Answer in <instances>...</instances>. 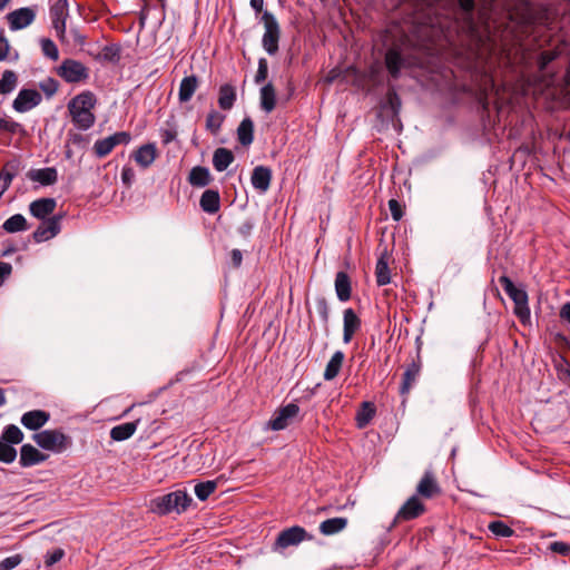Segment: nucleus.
Returning <instances> with one entry per match:
<instances>
[{
  "label": "nucleus",
  "mask_w": 570,
  "mask_h": 570,
  "mask_svg": "<svg viewBox=\"0 0 570 570\" xmlns=\"http://www.w3.org/2000/svg\"><path fill=\"white\" fill-rule=\"evenodd\" d=\"M546 19L547 10L535 9L529 0H424L419 16L420 23L464 49L475 62L485 61L500 46L522 41Z\"/></svg>",
  "instance_id": "obj_1"
},
{
  "label": "nucleus",
  "mask_w": 570,
  "mask_h": 570,
  "mask_svg": "<svg viewBox=\"0 0 570 570\" xmlns=\"http://www.w3.org/2000/svg\"><path fill=\"white\" fill-rule=\"evenodd\" d=\"M97 97L90 90L81 91L69 100L67 109L73 126L82 131L90 129L96 122L94 109Z\"/></svg>",
  "instance_id": "obj_2"
},
{
  "label": "nucleus",
  "mask_w": 570,
  "mask_h": 570,
  "mask_svg": "<svg viewBox=\"0 0 570 570\" xmlns=\"http://www.w3.org/2000/svg\"><path fill=\"white\" fill-rule=\"evenodd\" d=\"M191 501V497L185 490H176L153 499L150 501V509L160 515L171 512L181 513L187 510Z\"/></svg>",
  "instance_id": "obj_3"
},
{
  "label": "nucleus",
  "mask_w": 570,
  "mask_h": 570,
  "mask_svg": "<svg viewBox=\"0 0 570 570\" xmlns=\"http://www.w3.org/2000/svg\"><path fill=\"white\" fill-rule=\"evenodd\" d=\"M499 283L503 287L507 295L514 303V314L522 324L530 321L531 312L529 307L528 293L523 288H518L507 275L499 277Z\"/></svg>",
  "instance_id": "obj_4"
},
{
  "label": "nucleus",
  "mask_w": 570,
  "mask_h": 570,
  "mask_svg": "<svg viewBox=\"0 0 570 570\" xmlns=\"http://www.w3.org/2000/svg\"><path fill=\"white\" fill-rule=\"evenodd\" d=\"M32 440L39 448L53 453L66 451L72 443L70 436L66 435L60 430H43L35 433Z\"/></svg>",
  "instance_id": "obj_5"
},
{
  "label": "nucleus",
  "mask_w": 570,
  "mask_h": 570,
  "mask_svg": "<svg viewBox=\"0 0 570 570\" xmlns=\"http://www.w3.org/2000/svg\"><path fill=\"white\" fill-rule=\"evenodd\" d=\"M56 72L67 83L86 82L90 77L89 68L71 58L62 60Z\"/></svg>",
  "instance_id": "obj_6"
},
{
  "label": "nucleus",
  "mask_w": 570,
  "mask_h": 570,
  "mask_svg": "<svg viewBox=\"0 0 570 570\" xmlns=\"http://www.w3.org/2000/svg\"><path fill=\"white\" fill-rule=\"evenodd\" d=\"M265 27V32L262 38L263 48L269 56H274L278 51V42L281 38L279 24L269 11H264L261 18Z\"/></svg>",
  "instance_id": "obj_7"
},
{
  "label": "nucleus",
  "mask_w": 570,
  "mask_h": 570,
  "mask_svg": "<svg viewBox=\"0 0 570 570\" xmlns=\"http://www.w3.org/2000/svg\"><path fill=\"white\" fill-rule=\"evenodd\" d=\"M313 535L309 534L303 527L293 525L281 531L273 543V551L283 552L289 547H297L305 540H312Z\"/></svg>",
  "instance_id": "obj_8"
},
{
  "label": "nucleus",
  "mask_w": 570,
  "mask_h": 570,
  "mask_svg": "<svg viewBox=\"0 0 570 570\" xmlns=\"http://www.w3.org/2000/svg\"><path fill=\"white\" fill-rule=\"evenodd\" d=\"M384 63L391 79L393 80L400 79L402 69L411 66L409 58L404 56L400 45H393L386 49Z\"/></svg>",
  "instance_id": "obj_9"
},
{
  "label": "nucleus",
  "mask_w": 570,
  "mask_h": 570,
  "mask_svg": "<svg viewBox=\"0 0 570 570\" xmlns=\"http://www.w3.org/2000/svg\"><path fill=\"white\" fill-rule=\"evenodd\" d=\"M299 413V406L296 403H288L276 410L272 419L267 422V429L272 431H282L286 429Z\"/></svg>",
  "instance_id": "obj_10"
},
{
  "label": "nucleus",
  "mask_w": 570,
  "mask_h": 570,
  "mask_svg": "<svg viewBox=\"0 0 570 570\" xmlns=\"http://www.w3.org/2000/svg\"><path fill=\"white\" fill-rule=\"evenodd\" d=\"M425 512L424 503L419 499L417 495L413 494L409 498L405 503L400 508L395 514L391 527L396 525L401 521H410L419 518Z\"/></svg>",
  "instance_id": "obj_11"
},
{
  "label": "nucleus",
  "mask_w": 570,
  "mask_h": 570,
  "mask_svg": "<svg viewBox=\"0 0 570 570\" xmlns=\"http://www.w3.org/2000/svg\"><path fill=\"white\" fill-rule=\"evenodd\" d=\"M494 87V79L489 71L482 70L475 76V97L484 110L489 107V96L493 92Z\"/></svg>",
  "instance_id": "obj_12"
},
{
  "label": "nucleus",
  "mask_w": 570,
  "mask_h": 570,
  "mask_svg": "<svg viewBox=\"0 0 570 570\" xmlns=\"http://www.w3.org/2000/svg\"><path fill=\"white\" fill-rule=\"evenodd\" d=\"M50 19L57 36L62 39L66 32V19L68 17L67 0H50Z\"/></svg>",
  "instance_id": "obj_13"
},
{
  "label": "nucleus",
  "mask_w": 570,
  "mask_h": 570,
  "mask_svg": "<svg viewBox=\"0 0 570 570\" xmlns=\"http://www.w3.org/2000/svg\"><path fill=\"white\" fill-rule=\"evenodd\" d=\"M131 137L126 131H118L104 139H98L94 144V151L98 158H104L109 155L112 149L118 145H127Z\"/></svg>",
  "instance_id": "obj_14"
},
{
  "label": "nucleus",
  "mask_w": 570,
  "mask_h": 570,
  "mask_svg": "<svg viewBox=\"0 0 570 570\" xmlns=\"http://www.w3.org/2000/svg\"><path fill=\"white\" fill-rule=\"evenodd\" d=\"M41 101H42V97L38 90L22 88L18 92L16 99L13 100L12 108L17 112L22 114V112H27V111L33 109L35 107L40 105Z\"/></svg>",
  "instance_id": "obj_15"
},
{
  "label": "nucleus",
  "mask_w": 570,
  "mask_h": 570,
  "mask_svg": "<svg viewBox=\"0 0 570 570\" xmlns=\"http://www.w3.org/2000/svg\"><path fill=\"white\" fill-rule=\"evenodd\" d=\"M61 215H55L47 219L46 222H43L41 225H39L32 234L35 242L42 243L58 235L61 229Z\"/></svg>",
  "instance_id": "obj_16"
},
{
  "label": "nucleus",
  "mask_w": 570,
  "mask_h": 570,
  "mask_svg": "<svg viewBox=\"0 0 570 570\" xmlns=\"http://www.w3.org/2000/svg\"><path fill=\"white\" fill-rule=\"evenodd\" d=\"M35 18V10L28 7L13 10L7 16V20L11 30H20L30 26Z\"/></svg>",
  "instance_id": "obj_17"
},
{
  "label": "nucleus",
  "mask_w": 570,
  "mask_h": 570,
  "mask_svg": "<svg viewBox=\"0 0 570 570\" xmlns=\"http://www.w3.org/2000/svg\"><path fill=\"white\" fill-rule=\"evenodd\" d=\"M441 492V488L436 481L434 473L431 470H426L420 480L415 495L424 499H432Z\"/></svg>",
  "instance_id": "obj_18"
},
{
  "label": "nucleus",
  "mask_w": 570,
  "mask_h": 570,
  "mask_svg": "<svg viewBox=\"0 0 570 570\" xmlns=\"http://www.w3.org/2000/svg\"><path fill=\"white\" fill-rule=\"evenodd\" d=\"M361 318L353 308H346L343 312V342L350 343L356 332L361 330Z\"/></svg>",
  "instance_id": "obj_19"
},
{
  "label": "nucleus",
  "mask_w": 570,
  "mask_h": 570,
  "mask_svg": "<svg viewBox=\"0 0 570 570\" xmlns=\"http://www.w3.org/2000/svg\"><path fill=\"white\" fill-rule=\"evenodd\" d=\"M421 360L417 355L416 360H412V362L406 366V370L403 373L402 383L400 386V393L402 396H406L415 382L417 381V377L421 372Z\"/></svg>",
  "instance_id": "obj_20"
},
{
  "label": "nucleus",
  "mask_w": 570,
  "mask_h": 570,
  "mask_svg": "<svg viewBox=\"0 0 570 570\" xmlns=\"http://www.w3.org/2000/svg\"><path fill=\"white\" fill-rule=\"evenodd\" d=\"M48 454L40 452L33 445L27 443L20 448V460L19 463L22 468H30L40 464L48 459Z\"/></svg>",
  "instance_id": "obj_21"
},
{
  "label": "nucleus",
  "mask_w": 570,
  "mask_h": 570,
  "mask_svg": "<svg viewBox=\"0 0 570 570\" xmlns=\"http://www.w3.org/2000/svg\"><path fill=\"white\" fill-rule=\"evenodd\" d=\"M50 419V414L43 410H32L22 414L21 424L31 431L41 429Z\"/></svg>",
  "instance_id": "obj_22"
},
{
  "label": "nucleus",
  "mask_w": 570,
  "mask_h": 570,
  "mask_svg": "<svg viewBox=\"0 0 570 570\" xmlns=\"http://www.w3.org/2000/svg\"><path fill=\"white\" fill-rule=\"evenodd\" d=\"M272 170L266 166H256L253 169L250 181L253 187L261 191L266 193L271 186Z\"/></svg>",
  "instance_id": "obj_23"
},
{
  "label": "nucleus",
  "mask_w": 570,
  "mask_h": 570,
  "mask_svg": "<svg viewBox=\"0 0 570 570\" xmlns=\"http://www.w3.org/2000/svg\"><path fill=\"white\" fill-rule=\"evenodd\" d=\"M56 206L55 198H40L29 205V212L36 218L45 219L55 212Z\"/></svg>",
  "instance_id": "obj_24"
},
{
  "label": "nucleus",
  "mask_w": 570,
  "mask_h": 570,
  "mask_svg": "<svg viewBox=\"0 0 570 570\" xmlns=\"http://www.w3.org/2000/svg\"><path fill=\"white\" fill-rule=\"evenodd\" d=\"M199 206L207 214H216L220 209V195L217 189H206L199 199Z\"/></svg>",
  "instance_id": "obj_25"
},
{
  "label": "nucleus",
  "mask_w": 570,
  "mask_h": 570,
  "mask_svg": "<svg viewBox=\"0 0 570 570\" xmlns=\"http://www.w3.org/2000/svg\"><path fill=\"white\" fill-rule=\"evenodd\" d=\"M27 176L30 180L37 181L43 186L53 185L58 180V171L55 167L31 169Z\"/></svg>",
  "instance_id": "obj_26"
},
{
  "label": "nucleus",
  "mask_w": 570,
  "mask_h": 570,
  "mask_svg": "<svg viewBox=\"0 0 570 570\" xmlns=\"http://www.w3.org/2000/svg\"><path fill=\"white\" fill-rule=\"evenodd\" d=\"M156 157L157 149L155 144H145L132 154V158L141 168H148Z\"/></svg>",
  "instance_id": "obj_27"
},
{
  "label": "nucleus",
  "mask_w": 570,
  "mask_h": 570,
  "mask_svg": "<svg viewBox=\"0 0 570 570\" xmlns=\"http://www.w3.org/2000/svg\"><path fill=\"white\" fill-rule=\"evenodd\" d=\"M199 86V79L196 75L184 77L179 85L178 99L180 102L189 101Z\"/></svg>",
  "instance_id": "obj_28"
},
{
  "label": "nucleus",
  "mask_w": 570,
  "mask_h": 570,
  "mask_svg": "<svg viewBox=\"0 0 570 570\" xmlns=\"http://www.w3.org/2000/svg\"><path fill=\"white\" fill-rule=\"evenodd\" d=\"M187 180L193 187H206L212 183L213 177L207 167L195 166L190 169Z\"/></svg>",
  "instance_id": "obj_29"
},
{
  "label": "nucleus",
  "mask_w": 570,
  "mask_h": 570,
  "mask_svg": "<svg viewBox=\"0 0 570 570\" xmlns=\"http://www.w3.org/2000/svg\"><path fill=\"white\" fill-rule=\"evenodd\" d=\"M335 292L341 302H347L352 295L351 278L347 273L340 271L335 276Z\"/></svg>",
  "instance_id": "obj_30"
},
{
  "label": "nucleus",
  "mask_w": 570,
  "mask_h": 570,
  "mask_svg": "<svg viewBox=\"0 0 570 570\" xmlns=\"http://www.w3.org/2000/svg\"><path fill=\"white\" fill-rule=\"evenodd\" d=\"M376 414V406L371 401H364L361 403L360 409L356 412L355 421L358 429L366 428Z\"/></svg>",
  "instance_id": "obj_31"
},
{
  "label": "nucleus",
  "mask_w": 570,
  "mask_h": 570,
  "mask_svg": "<svg viewBox=\"0 0 570 570\" xmlns=\"http://www.w3.org/2000/svg\"><path fill=\"white\" fill-rule=\"evenodd\" d=\"M234 160L233 151L227 148L219 147L214 151L213 166L219 173L226 170Z\"/></svg>",
  "instance_id": "obj_32"
},
{
  "label": "nucleus",
  "mask_w": 570,
  "mask_h": 570,
  "mask_svg": "<svg viewBox=\"0 0 570 570\" xmlns=\"http://www.w3.org/2000/svg\"><path fill=\"white\" fill-rule=\"evenodd\" d=\"M138 424L139 421L137 420L116 425L110 430V438L117 442L126 441L134 435Z\"/></svg>",
  "instance_id": "obj_33"
},
{
  "label": "nucleus",
  "mask_w": 570,
  "mask_h": 570,
  "mask_svg": "<svg viewBox=\"0 0 570 570\" xmlns=\"http://www.w3.org/2000/svg\"><path fill=\"white\" fill-rule=\"evenodd\" d=\"M237 139L244 147L249 146L254 140V122L249 117H245L237 128Z\"/></svg>",
  "instance_id": "obj_34"
},
{
  "label": "nucleus",
  "mask_w": 570,
  "mask_h": 570,
  "mask_svg": "<svg viewBox=\"0 0 570 570\" xmlns=\"http://www.w3.org/2000/svg\"><path fill=\"white\" fill-rule=\"evenodd\" d=\"M121 58V47L118 43H110L102 47L96 59L105 63H118Z\"/></svg>",
  "instance_id": "obj_35"
},
{
  "label": "nucleus",
  "mask_w": 570,
  "mask_h": 570,
  "mask_svg": "<svg viewBox=\"0 0 570 570\" xmlns=\"http://www.w3.org/2000/svg\"><path fill=\"white\" fill-rule=\"evenodd\" d=\"M261 108L265 112H271L276 107V92L272 82L266 83L261 88Z\"/></svg>",
  "instance_id": "obj_36"
},
{
  "label": "nucleus",
  "mask_w": 570,
  "mask_h": 570,
  "mask_svg": "<svg viewBox=\"0 0 570 570\" xmlns=\"http://www.w3.org/2000/svg\"><path fill=\"white\" fill-rule=\"evenodd\" d=\"M347 525V519L336 517L327 519L320 524V532L324 535H333L343 531Z\"/></svg>",
  "instance_id": "obj_37"
},
{
  "label": "nucleus",
  "mask_w": 570,
  "mask_h": 570,
  "mask_svg": "<svg viewBox=\"0 0 570 570\" xmlns=\"http://www.w3.org/2000/svg\"><path fill=\"white\" fill-rule=\"evenodd\" d=\"M344 358H345V355L342 351H336L332 355V357L327 362L325 371H324V380L325 381H332L338 375V373L342 368Z\"/></svg>",
  "instance_id": "obj_38"
},
{
  "label": "nucleus",
  "mask_w": 570,
  "mask_h": 570,
  "mask_svg": "<svg viewBox=\"0 0 570 570\" xmlns=\"http://www.w3.org/2000/svg\"><path fill=\"white\" fill-rule=\"evenodd\" d=\"M236 101V90L232 85H223L219 88L218 105L223 110L233 108Z\"/></svg>",
  "instance_id": "obj_39"
},
{
  "label": "nucleus",
  "mask_w": 570,
  "mask_h": 570,
  "mask_svg": "<svg viewBox=\"0 0 570 570\" xmlns=\"http://www.w3.org/2000/svg\"><path fill=\"white\" fill-rule=\"evenodd\" d=\"M375 277L379 286L387 285L391 282V272L385 255H382L376 262Z\"/></svg>",
  "instance_id": "obj_40"
},
{
  "label": "nucleus",
  "mask_w": 570,
  "mask_h": 570,
  "mask_svg": "<svg viewBox=\"0 0 570 570\" xmlns=\"http://www.w3.org/2000/svg\"><path fill=\"white\" fill-rule=\"evenodd\" d=\"M7 233H18L28 229V223L23 215L14 214L2 224Z\"/></svg>",
  "instance_id": "obj_41"
},
{
  "label": "nucleus",
  "mask_w": 570,
  "mask_h": 570,
  "mask_svg": "<svg viewBox=\"0 0 570 570\" xmlns=\"http://www.w3.org/2000/svg\"><path fill=\"white\" fill-rule=\"evenodd\" d=\"M423 7H424V0H419L415 3L414 10H413V23L417 24L419 28H422L421 32H424V30H426V36L428 37H430L432 39H438V40L443 39V40L446 41V39L442 35L435 33L430 26L424 24V23H420L419 16L422 13V8Z\"/></svg>",
  "instance_id": "obj_42"
},
{
  "label": "nucleus",
  "mask_w": 570,
  "mask_h": 570,
  "mask_svg": "<svg viewBox=\"0 0 570 570\" xmlns=\"http://www.w3.org/2000/svg\"><path fill=\"white\" fill-rule=\"evenodd\" d=\"M217 487L218 480H208L197 483L194 488V492L198 500L205 501L216 491Z\"/></svg>",
  "instance_id": "obj_43"
},
{
  "label": "nucleus",
  "mask_w": 570,
  "mask_h": 570,
  "mask_svg": "<svg viewBox=\"0 0 570 570\" xmlns=\"http://www.w3.org/2000/svg\"><path fill=\"white\" fill-rule=\"evenodd\" d=\"M18 85V75L13 70H4L0 79V95L12 92Z\"/></svg>",
  "instance_id": "obj_44"
},
{
  "label": "nucleus",
  "mask_w": 570,
  "mask_h": 570,
  "mask_svg": "<svg viewBox=\"0 0 570 570\" xmlns=\"http://www.w3.org/2000/svg\"><path fill=\"white\" fill-rule=\"evenodd\" d=\"M0 439L10 445L20 444L23 441V433L17 425L9 424L3 429Z\"/></svg>",
  "instance_id": "obj_45"
},
{
  "label": "nucleus",
  "mask_w": 570,
  "mask_h": 570,
  "mask_svg": "<svg viewBox=\"0 0 570 570\" xmlns=\"http://www.w3.org/2000/svg\"><path fill=\"white\" fill-rule=\"evenodd\" d=\"M553 366L557 371L558 377L560 381L564 383L570 382V363L569 361L561 354H559L556 358H553Z\"/></svg>",
  "instance_id": "obj_46"
},
{
  "label": "nucleus",
  "mask_w": 570,
  "mask_h": 570,
  "mask_svg": "<svg viewBox=\"0 0 570 570\" xmlns=\"http://www.w3.org/2000/svg\"><path fill=\"white\" fill-rule=\"evenodd\" d=\"M225 120V116L216 110H212L206 118V129L213 135H217Z\"/></svg>",
  "instance_id": "obj_47"
},
{
  "label": "nucleus",
  "mask_w": 570,
  "mask_h": 570,
  "mask_svg": "<svg viewBox=\"0 0 570 570\" xmlns=\"http://www.w3.org/2000/svg\"><path fill=\"white\" fill-rule=\"evenodd\" d=\"M489 530L499 538H510L514 534V530L502 521H492L488 525Z\"/></svg>",
  "instance_id": "obj_48"
},
{
  "label": "nucleus",
  "mask_w": 570,
  "mask_h": 570,
  "mask_svg": "<svg viewBox=\"0 0 570 570\" xmlns=\"http://www.w3.org/2000/svg\"><path fill=\"white\" fill-rule=\"evenodd\" d=\"M386 105L391 109L393 116H397L401 109V98L397 95L395 87L390 85L386 92Z\"/></svg>",
  "instance_id": "obj_49"
},
{
  "label": "nucleus",
  "mask_w": 570,
  "mask_h": 570,
  "mask_svg": "<svg viewBox=\"0 0 570 570\" xmlns=\"http://www.w3.org/2000/svg\"><path fill=\"white\" fill-rule=\"evenodd\" d=\"M41 51L43 56L56 61L59 59V50L56 43L49 38H42L40 40Z\"/></svg>",
  "instance_id": "obj_50"
},
{
  "label": "nucleus",
  "mask_w": 570,
  "mask_h": 570,
  "mask_svg": "<svg viewBox=\"0 0 570 570\" xmlns=\"http://www.w3.org/2000/svg\"><path fill=\"white\" fill-rule=\"evenodd\" d=\"M17 458V450L0 439V462L10 464Z\"/></svg>",
  "instance_id": "obj_51"
},
{
  "label": "nucleus",
  "mask_w": 570,
  "mask_h": 570,
  "mask_svg": "<svg viewBox=\"0 0 570 570\" xmlns=\"http://www.w3.org/2000/svg\"><path fill=\"white\" fill-rule=\"evenodd\" d=\"M23 130L21 124L12 120L9 117L0 116V132L18 134Z\"/></svg>",
  "instance_id": "obj_52"
},
{
  "label": "nucleus",
  "mask_w": 570,
  "mask_h": 570,
  "mask_svg": "<svg viewBox=\"0 0 570 570\" xmlns=\"http://www.w3.org/2000/svg\"><path fill=\"white\" fill-rule=\"evenodd\" d=\"M39 88L45 92V95L48 98H50L58 91L59 82L55 78L48 77L45 80L40 81Z\"/></svg>",
  "instance_id": "obj_53"
},
{
  "label": "nucleus",
  "mask_w": 570,
  "mask_h": 570,
  "mask_svg": "<svg viewBox=\"0 0 570 570\" xmlns=\"http://www.w3.org/2000/svg\"><path fill=\"white\" fill-rule=\"evenodd\" d=\"M316 311L324 324H327L330 321L331 308L325 297H318L316 299Z\"/></svg>",
  "instance_id": "obj_54"
},
{
  "label": "nucleus",
  "mask_w": 570,
  "mask_h": 570,
  "mask_svg": "<svg viewBox=\"0 0 570 570\" xmlns=\"http://www.w3.org/2000/svg\"><path fill=\"white\" fill-rule=\"evenodd\" d=\"M65 556V552L62 549L58 548L52 551H48L45 557V566L46 568L52 567L55 563L59 562L62 557Z\"/></svg>",
  "instance_id": "obj_55"
},
{
  "label": "nucleus",
  "mask_w": 570,
  "mask_h": 570,
  "mask_svg": "<svg viewBox=\"0 0 570 570\" xmlns=\"http://www.w3.org/2000/svg\"><path fill=\"white\" fill-rule=\"evenodd\" d=\"M389 209L391 212L392 218L395 222H399L402 219V217L404 215L403 205L399 200H396L394 198L390 199L389 200Z\"/></svg>",
  "instance_id": "obj_56"
},
{
  "label": "nucleus",
  "mask_w": 570,
  "mask_h": 570,
  "mask_svg": "<svg viewBox=\"0 0 570 570\" xmlns=\"http://www.w3.org/2000/svg\"><path fill=\"white\" fill-rule=\"evenodd\" d=\"M255 227V219L246 218L237 228V233L245 239H247Z\"/></svg>",
  "instance_id": "obj_57"
},
{
  "label": "nucleus",
  "mask_w": 570,
  "mask_h": 570,
  "mask_svg": "<svg viewBox=\"0 0 570 570\" xmlns=\"http://www.w3.org/2000/svg\"><path fill=\"white\" fill-rule=\"evenodd\" d=\"M268 76V63H267V60L265 58H261L258 60V69H257V72L255 75V82L256 83H262L266 80Z\"/></svg>",
  "instance_id": "obj_58"
},
{
  "label": "nucleus",
  "mask_w": 570,
  "mask_h": 570,
  "mask_svg": "<svg viewBox=\"0 0 570 570\" xmlns=\"http://www.w3.org/2000/svg\"><path fill=\"white\" fill-rule=\"evenodd\" d=\"M548 550L561 556L570 554V544L562 541H554L548 546Z\"/></svg>",
  "instance_id": "obj_59"
},
{
  "label": "nucleus",
  "mask_w": 570,
  "mask_h": 570,
  "mask_svg": "<svg viewBox=\"0 0 570 570\" xmlns=\"http://www.w3.org/2000/svg\"><path fill=\"white\" fill-rule=\"evenodd\" d=\"M21 560L19 554L8 557L0 562V570H12L20 564Z\"/></svg>",
  "instance_id": "obj_60"
},
{
  "label": "nucleus",
  "mask_w": 570,
  "mask_h": 570,
  "mask_svg": "<svg viewBox=\"0 0 570 570\" xmlns=\"http://www.w3.org/2000/svg\"><path fill=\"white\" fill-rule=\"evenodd\" d=\"M136 178L135 170L129 166H124L121 169V180L126 186H131Z\"/></svg>",
  "instance_id": "obj_61"
},
{
  "label": "nucleus",
  "mask_w": 570,
  "mask_h": 570,
  "mask_svg": "<svg viewBox=\"0 0 570 570\" xmlns=\"http://www.w3.org/2000/svg\"><path fill=\"white\" fill-rule=\"evenodd\" d=\"M177 137V130L175 128H165L160 130V138L164 145L170 144Z\"/></svg>",
  "instance_id": "obj_62"
},
{
  "label": "nucleus",
  "mask_w": 570,
  "mask_h": 570,
  "mask_svg": "<svg viewBox=\"0 0 570 570\" xmlns=\"http://www.w3.org/2000/svg\"><path fill=\"white\" fill-rule=\"evenodd\" d=\"M13 177H14V175L11 173H1L0 174V197L9 188Z\"/></svg>",
  "instance_id": "obj_63"
},
{
  "label": "nucleus",
  "mask_w": 570,
  "mask_h": 570,
  "mask_svg": "<svg viewBox=\"0 0 570 570\" xmlns=\"http://www.w3.org/2000/svg\"><path fill=\"white\" fill-rule=\"evenodd\" d=\"M12 266L10 263L0 262V286L4 283L6 278L11 275Z\"/></svg>",
  "instance_id": "obj_64"
}]
</instances>
